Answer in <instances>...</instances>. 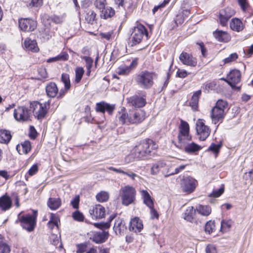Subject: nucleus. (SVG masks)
<instances>
[{
  "label": "nucleus",
  "mask_w": 253,
  "mask_h": 253,
  "mask_svg": "<svg viewBox=\"0 0 253 253\" xmlns=\"http://www.w3.org/2000/svg\"><path fill=\"white\" fill-rule=\"evenodd\" d=\"M72 216L75 220L78 221H82L84 219L83 214L78 211L73 212Z\"/></svg>",
  "instance_id": "13d9d810"
},
{
  "label": "nucleus",
  "mask_w": 253,
  "mask_h": 253,
  "mask_svg": "<svg viewBox=\"0 0 253 253\" xmlns=\"http://www.w3.org/2000/svg\"><path fill=\"white\" fill-rule=\"evenodd\" d=\"M59 223L60 220L59 217L55 214L51 213L50 220L47 223L48 227L50 229H52L54 226H56L58 228Z\"/></svg>",
  "instance_id": "f704fd0d"
},
{
  "label": "nucleus",
  "mask_w": 253,
  "mask_h": 253,
  "mask_svg": "<svg viewBox=\"0 0 253 253\" xmlns=\"http://www.w3.org/2000/svg\"><path fill=\"white\" fill-rule=\"evenodd\" d=\"M19 26L21 30L30 32L35 29L37 24L36 21L31 19L24 18L19 20Z\"/></svg>",
  "instance_id": "ddd939ff"
},
{
  "label": "nucleus",
  "mask_w": 253,
  "mask_h": 253,
  "mask_svg": "<svg viewBox=\"0 0 253 253\" xmlns=\"http://www.w3.org/2000/svg\"><path fill=\"white\" fill-rule=\"evenodd\" d=\"M115 10L111 7H107L101 11V16L104 19H107L114 16L115 14Z\"/></svg>",
  "instance_id": "e433bc0d"
},
{
  "label": "nucleus",
  "mask_w": 253,
  "mask_h": 253,
  "mask_svg": "<svg viewBox=\"0 0 253 253\" xmlns=\"http://www.w3.org/2000/svg\"><path fill=\"white\" fill-rule=\"evenodd\" d=\"M11 139L10 132L5 129L0 130V143L6 144Z\"/></svg>",
  "instance_id": "2f4dec72"
},
{
  "label": "nucleus",
  "mask_w": 253,
  "mask_h": 253,
  "mask_svg": "<svg viewBox=\"0 0 253 253\" xmlns=\"http://www.w3.org/2000/svg\"><path fill=\"white\" fill-rule=\"evenodd\" d=\"M141 196L143 199L144 203L149 208L154 206V203L150 194L146 190H141L140 191Z\"/></svg>",
  "instance_id": "473e14b6"
},
{
  "label": "nucleus",
  "mask_w": 253,
  "mask_h": 253,
  "mask_svg": "<svg viewBox=\"0 0 253 253\" xmlns=\"http://www.w3.org/2000/svg\"><path fill=\"white\" fill-rule=\"evenodd\" d=\"M32 215L26 214L20 217V221L21 222V225L23 228L28 232H31L34 230L37 216V211L33 210Z\"/></svg>",
  "instance_id": "6e6552de"
},
{
  "label": "nucleus",
  "mask_w": 253,
  "mask_h": 253,
  "mask_svg": "<svg viewBox=\"0 0 253 253\" xmlns=\"http://www.w3.org/2000/svg\"><path fill=\"white\" fill-rule=\"evenodd\" d=\"M206 253H217L215 247L212 245H209L206 248Z\"/></svg>",
  "instance_id": "774afa93"
},
{
  "label": "nucleus",
  "mask_w": 253,
  "mask_h": 253,
  "mask_svg": "<svg viewBox=\"0 0 253 253\" xmlns=\"http://www.w3.org/2000/svg\"><path fill=\"white\" fill-rule=\"evenodd\" d=\"M114 218V217L111 216L110 217V221L109 222H106V223H101L100 224L98 223H95L94 225L96 227H97L98 228H100L101 229H107L110 227V222Z\"/></svg>",
  "instance_id": "4d7b16f0"
},
{
  "label": "nucleus",
  "mask_w": 253,
  "mask_h": 253,
  "mask_svg": "<svg viewBox=\"0 0 253 253\" xmlns=\"http://www.w3.org/2000/svg\"><path fill=\"white\" fill-rule=\"evenodd\" d=\"M61 81L64 83L66 89H69L71 86L69 75L67 74H62Z\"/></svg>",
  "instance_id": "de8ad7c7"
},
{
  "label": "nucleus",
  "mask_w": 253,
  "mask_h": 253,
  "mask_svg": "<svg viewBox=\"0 0 253 253\" xmlns=\"http://www.w3.org/2000/svg\"><path fill=\"white\" fill-rule=\"evenodd\" d=\"M115 108V106L107 103L104 102L97 103L96 106V110L98 112L104 113L105 111L108 112L109 114H111Z\"/></svg>",
  "instance_id": "6ab92c4d"
},
{
  "label": "nucleus",
  "mask_w": 253,
  "mask_h": 253,
  "mask_svg": "<svg viewBox=\"0 0 253 253\" xmlns=\"http://www.w3.org/2000/svg\"><path fill=\"white\" fill-rule=\"evenodd\" d=\"M117 118L122 125L138 124L145 119L146 113L141 109H130L128 113L126 109L123 108L118 112Z\"/></svg>",
  "instance_id": "f257e3e1"
},
{
  "label": "nucleus",
  "mask_w": 253,
  "mask_h": 253,
  "mask_svg": "<svg viewBox=\"0 0 253 253\" xmlns=\"http://www.w3.org/2000/svg\"><path fill=\"white\" fill-rule=\"evenodd\" d=\"M131 71V67L123 65L118 68L117 73L120 75L126 76L128 75Z\"/></svg>",
  "instance_id": "a19ab883"
},
{
  "label": "nucleus",
  "mask_w": 253,
  "mask_h": 253,
  "mask_svg": "<svg viewBox=\"0 0 253 253\" xmlns=\"http://www.w3.org/2000/svg\"><path fill=\"white\" fill-rule=\"evenodd\" d=\"M113 229L117 235L123 234L126 229L124 221L119 218L116 219Z\"/></svg>",
  "instance_id": "412c9836"
},
{
  "label": "nucleus",
  "mask_w": 253,
  "mask_h": 253,
  "mask_svg": "<svg viewBox=\"0 0 253 253\" xmlns=\"http://www.w3.org/2000/svg\"><path fill=\"white\" fill-rule=\"evenodd\" d=\"M113 34L112 31H110L107 33H100L99 34V36H100L101 39H105L107 41H109Z\"/></svg>",
  "instance_id": "680f3d73"
},
{
  "label": "nucleus",
  "mask_w": 253,
  "mask_h": 253,
  "mask_svg": "<svg viewBox=\"0 0 253 253\" xmlns=\"http://www.w3.org/2000/svg\"><path fill=\"white\" fill-rule=\"evenodd\" d=\"M135 160H138L136 157L135 155L133 153V150L131 152V153L126 156L125 159V162L126 164H129L134 161Z\"/></svg>",
  "instance_id": "6e6d98bb"
},
{
  "label": "nucleus",
  "mask_w": 253,
  "mask_h": 253,
  "mask_svg": "<svg viewBox=\"0 0 253 253\" xmlns=\"http://www.w3.org/2000/svg\"><path fill=\"white\" fill-rule=\"evenodd\" d=\"M157 77L156 75L148 71H142L136 78L137 84L142 88H150L154 84V80Z\"/></svg>",
  "instance_id": "20e7f679"
},
{
  "label": "nucleus",
  "mask_w": 253,
  "mask_h": 253,
  "mask_svg": "<svg viewBox=\"0 0 253 253\" xmlns=\"http://www.w3.org/2000/svg\"><path fill=\"white\" fill-rule=\"evenodd\" d=\"M143 228L142 221L138 217H135L131 219L129 222V230L135 233L140 232Z\"/></svg>",
  "instance_id": "f3484780"
},
{
  "label": "nucleus",
  "mask_w": 253,
  "mask_h": 253,
  "mask_svg": "<svg viewBox=\"0 0 253 253\" xmlns=\"http://www.w3.org/2000/svg\"><path fill=\"white\" fill-rule=\"evenodd\" d=\"M196 128L197 135L201 140H205L211 133V129L208 126L205 125L203 120L198 119L197 121Z\"/></svg>",
  "instance_id": "9b49d317"
},
{
  "label": "nucleus",
  "mask_w": 253,
  "mask_h": 253,
  "mask_svg": "<svg viewBox=\"0 0 253 253\" xmlns=\"http://www.w3.org/2000/svg\"><path fill=\"white\" fill-rule=\"evenodd\" d=\"M196 211L203 216L209 215L211 211V207L209 206L200 205L196 207Z\"/></svg>",
  "instance_id": "72a5a7b5"
},
{
  "label": "nucleus",
  "mask_w": 253,
  "mask_h": 253,
  "mask_svg": "<svg viewBox=\"0 0 253 253\" xmlns=\"http://www.w3.org/2000/svg\"><path fill=\"white\" fill-rule=\"evenodd\" d=\"M16 149L20 154H27L31 151V143L28 141H25L21 145H18Z\"/></svg>",
  "instance_id": "a878e982"
},
{
  "label": "nucleus",
  "mask_w": 253,
  "mask_h": 253,
  "mask_svg": "<svg viewBox=\"0 0 253 253\" xmlns=\"http://www.w3.org/2000/svg\"><path fill=\"white\" fill-rule=\"evenodd\" d=\"M106 0H96L94 2L95 7L99 10H104L106 5Z\"/></svg>",
  "instance_id": "603ef678"
},
{
  "label": "nucleus",
  "mask_w": 253,
  "mask_h": 253,
  "mask_svg": "<svg viewBox=\"0 0 253 253\" xmlns=\"http://www.w3.org/2000/svg\"><path fill=\"white\" fill-rule=\"evenodd\" d=\"M158 148V145L153 140L148 139L141 142L133 149V153L138 160L143 159L151 155L153 150Z\"/></svg>",
  "instance_id": "f03ea898"
},
{
  "label": "nucleus",
  "mask_w": 253,
  "mask_h": 253,
  "mask_svg": "<svg viewBox=\"0 0 253 253\" xmlns=\"http://www.w3.org/2000/svg\"><path fill=\"white\" fill-rule=\"evenodd\" d=\"M186 142L184 143L183 146L181 149L184 148L185 151L188 153H192L198 151L201 149L200 146L195 143L192 142L185 144Z\"/></svg>",
  "instance_id": "bb28decb"
},
{
  "label": "nucleus",
  "mask_w": 253,
  "mask_h": 253,
  "mask_svg": "<svg viewBox=\"0 0 253 253\" xmlns=\"http://www.w3.org/2000/svg\"><path fill=\"white\" fill-rule=\"evenodd\" d=\"M10 249L3 238L0 236V253H9Z\"/></svg>",
  "instance_id": "58836bf2"
},
{
  "label": "nucleus",
  "mask_w": 253,
  "mask_h": 253,
  "mask_svg": "<svg viewBox=\"0 0 253 253\" xmlns=\"http://www.w3.org/2000/svg\"><path fill=\"white\" fill-rule=\"evenodd\" d=\"M186 165H181L179 167L176 168L175 169L174 171L173 172H169V170H168L167 172L165 173L163 172L164 176L167 177L170 175H174L175 174H177L183 170L185 168Z\"/></svg>",
  "instance_id": "8fccbe9b"
},
{
  "label": "nucleus",
  "mask_w": 253,
  "mask_h": 253,
  "mask_svg": "<svg viewBox=\"0 0 253 253\" xmlns=\"http://www.w3.org/2000/svg\"><path fill=\"white\" fill-rule=\"evenodd\" d=\"M221 16H225L230 19L235 14V11L231 8L226 7L220 11Z\"/></svg>",
  "instance_id": "ea45409f"
},
{
  "label": "nucleus",
  "mask_w": 253,
  "mask_h": 253,
  "mask_svg": "<svg viewBox=\"0 0 253 253\" xmlns=\"http://www.w3.org/2000/svg\"><path fill=\"white\" fill-rule=\"evenodd\" d=\"M127 103L129 106L132 107V109H138L144 106L146 101L143 98L132 96L127 99Z\"/></svg>",
  "instance_id": "dca6fc26"
},
{
  "label": "nucleus",
  "mask_w": 253,
  "mask_h": 253,
  "mask_svg": "<svg viewBox=\"0 0 253 253\" xmlns=\"http://www.w3.org/2000/svg\"><path fill=\"white\" fill-rule=\"evenodd\" d=\"M226 102L222 100H218L215 106L212 109L211 116L212 122L214 124L221 123L224 117L225 109L227 107Z\"/></svg>",
  "instance_id": "7ed1b4c3"
},
{
  "label": "nucleus",
  "mask_w": 253,
  "mask_h": 253,
  "mask_svg": "<svg viewBox=\"0 0 253 253\" xmlns=\"http://www.w3.org/2000/svg\"><path fill=\"white\" fill-rule=\"evenodd\" d=\"M197 181L191 177H186L183 178L181 182L182 190L187 193L193 192L196 187Z\"/></svg>",
  "instance_id": "f8f14e48"
},
{
  "label": "nucleus",
  "mask_w": 253,
  "mask_h": 253,
  "mask_svg": "<svg viewBox=\"0 0 253 253\" xmlns=\"http://www.w3.org/2000/svg\"><path fill=\"white\" fill-rule=\"evenodd\" d=\"M85 61L86 67L87 69H91L92 66L93 60L89 57L84 56L83 57Z\"/></svg>",
  "instance_id": "e2e57ef3"
},
{
  "label": "nucleus",
  "mask_w": 253,
  "mask_h": 253,
  "mask_svg": "<svg viewBox=\"0 0 253 253\" xmlns=\"http://www.w3.org/2000/svg\"><path fill=\"white\" fill-rule=\"evenodd\" d=\"M84 72V71L82 67H78L76 69V77L75 80L76 83H79L81 81Z\"/></svg>",
  "instance_id": "49530a36"
},
{
  "label": "nucleus",
  "mask_w": 253,
  "mask_h": 253,
  "mask_svg": "<svg viewBox=\"0 0 253 253\" xmlns=\"http://www.w3.org/2000/svg\"><path fill=\"white\" fill-rule=\"evenodd\" d=\"M232 224V222L231 220H223L221 222V229L222 232H226L229 230Z\"/></svg>",
  "instance_id": "37998d69"
},
{
  "label": "nucleus",
  "mask_w": 253,
  "mask_h": 253,
  "mask_svg": "<svg viewBox=\"0 0 253 253\" xmlns=\"http://www.w3.org/2000/svg\"><path fill=\"white\" fill-rule=\"evenodd\" d=\"M45 90L48 97L53 98L57 94L58 89L55 83L51 82L46 86Z\"/></svg>",
  "instance_id": "5701e85b"
},
{
  "label": "nucleus",
  "mask_w": 253,
  "mask_h": 253,
  "mask_svg": "<svg viewBox=\"0 0 253 253\" xmlns=\"http://www.w3.org/2000/svg\"><path fill=\"white\" fill-rule=\"evenodd\" d=\"M89 213L95 218H102L105 215V209L100 205H96L92 210H90Z\"/></svg>",
  "instance_id": "a211bd4d"
},
{
  "label": "nucleus",
  "mask_w": 253,
  "mask_h": 253,
  "mask_svg": "<svg viewBox=\"0 0 253 253\" xmlns=\"http://www.w3.org/2000/svg\"><path fill=\"white\" fill-rule=\"evenodd\" d=\"M14 119L19 122H25L30 120L31 110L25 106H19L14 109Z\"/></svg>",
  "instance_id": "9d476101"
},
{
  "label": "nucleus",
  "mask_w": 253,
  "mask_h": 253,
  "mask_svg": "<svg viewBox=\"0 0 253 253\" xmlns=\"http://www.w3.org/2000/svg\"><path fill=\"white\" fill-rule=\"evenodd\" d=\"M49 103L45 102L43 103L34 101L30 104V108L32 110L34 116L38 120L43 119L47 112Z\"/></svg>",
  "instance_id": "0eeeda50"
},
{
  "label": "nucleus",
  "mask_w": 253,
  "mask_h": 253,
  "mask_svg": "<svg viewBox=\"0 0 253 253\" xmlns=\"http://www.w3.org/2000/svg\"><path fill=\"white\" fill-rule=\"evenodd\" d=\"M80 202L79 196H76L74 199L71 201V204L74 209H78L79 207V204Z\"/></svg>",
  "instance_id": "0e129e2a"
},
{
  "label": "nucleus",
  "mask_w": 253,
  "mask_h": 253,
  "mask_svg": "<svg viewBox=\"0 0 253 253\" xmlns=\"http://www.w3.org/2000/svg\"><path fill=\"white\" fill-rule=\"evenodd\" d=\"M241 80V73L238 70H232L227 75V83L232 87H236L235 85L239 83Z\"/></svg>",
  "instance_id": "4468645a"
},
{
  "label": "nucleus",
  "mask_w": 253,
  "mask_h": 253,
  "mask_svg": "<svg viewBox=\"0 0 253 253\" xmlns=\"http://www.w3.org/2000/svg\"><path fill=\"white\" fill-rule=\"evenodd\" d=\"M68 54L66 52H62L56 57L48 59L47 62L50 63L58 60L65 61L68 60Z\"/></svg>",
  "instance_id": "4c0bfd02"
},
{
  "label": "nucleus",
  "mask_w": 253,
  "mask_h": 253,
  "mask_svg": "<svg viewBox=\"0 0 253 253\" xmlns=\"http://www.w3.org/2000/svg\"><path fill=\"white\" fill-rule=\"evenodd\" d=\"M222 146L221 143L220 144H214L212 143L209 148V150L213 152L216 155L218 153L219 150L221 148Z\"/></svg>",
  "instance_id": "5fc2aeb1"
},
{
  "label": "nucleus",
  "mask_w": 253,
  "mask_h": 253,
  "mask_svg": "<svg viewBox=\"0 0 253 253\" xmlns=\"http://www.w3.org/2000/svg\"><path fill=\"white\" fill-rule=\"evenodd\" d=\"M191 139V136L189 134V126L188 123L181 120L179 126V133L178 135V144L177 147L181 148L186 141Z\"/></svg>",
  "instance_id": "423d86ee"
},
{
  "label": "nucleus",
  "mask_w": 253,
  "mask_h": 253,
  "mask_svg": "<svg viewBox=\"0 0 253 253\" xmlns=\"http://www.w3.org/2000/svg\"><path fill=\"white\" fill-rule=\"evenodd\" d=\"M239 4L240 5L241 9L244 12H246L250 5L247 0H238Z\"/></svg>",
  "instance_id": "3c124183"
},
{
  "label": "nucleus",
  "mask_w": 253,
  "mask_h": 253,
  "mask_svg": "<svg viewBox=\"0 0 253 253\" xmlns=\"http://www.w3.org/2000/svg\"><path fill=\"white\" fill-rule=\"evenodd\" d=\"M24 46L27 50L33 52H37L39 51V48L35 40H32L31 39L26 38L24 42Z\"/></svg>",
  "instance_id": "4be33fe9"
},
{
  "label": "nucleus",
  "mask_w": 253,
  "mask_h": 253,
  "mask_svg": "<svg viewBox=\"0 0 253 253\" xmlns=\"http://www.w3.org/2000/svg\"><path fill=\"white\" fill-rule=\"evenodd\" d=\"M108 169L111 170H113L116 173H121L127 175L133 180H134L136 177H138L136 174L129 170L127 171H124L121 169H117L113 167H110L108 168Z\"/></svg>",
  "instance_id": "cd10ccee"
},
{
  "label": "nucleus",
  "mask_w": 253,
  "mask_h": 253,
  "mask_svg": "<svg viewBox=\"0 0 253 253\" xmlns=\"http://www.w3.org/2000/svg\"><path fill=\"white\" fill-rule=\"evenodd\" d=\"M179 58L182 64L187 66L195 67L197 64V59L186 52H182L180 54Z\"/></svg>",
  "instance_id": "2eb2a0df"
},
{
  "label": "nucleus",
  "mask_w": 253,
  "mask_h": 253,
  "mask_svg": "<svg viewBox=\"0 0 253 253\" xmlns=\"http://www.w3.org/2000/svg\"><path fill=\"white\" fill-rule=\"evenodd\" d=\"M196 212V209H194L193 207H188L183 214V218L190 222H192L195 218V215Z\"/></svg>",
  "instance_id": "b1692460"
},
{
  "label": "nucleus",
  "mask_w": 253,
  "mask_h": 253,
  "mask_svg": "<svg viewBox=\"0 0 253 253\" xmlns=\"http://www.w3.org/2000/svg\"><path fill=\"white\" fill-rule=\"evenodd\" d=\"M43 0H31L29 4V7H40L42 5Z\"/></svg>",
  "instance_id": "bf43d9fd"
},
{
  "label": "nucleus",
  "mask_w": 253,
  "mask_h": 253,
  "mask_svg": "<svg viewBox=\"0 0 253 253\" xmlns=\"http://www.w3.org/2000/svg\"><path fill=\"white\" fill-rule=\"evenodd\" d=\"M47 205L51 210H55L60 207L61 201L60 198H50L48 199Z\"/></svg>",
  "instance_id": "7c9ffc66"
},
{
  "label": "nucleus",
  "mask_w": 253,
  "mask_h": 253,
  "mask_svg": "<svg viewBox=\"0 0 253 253\" xmlns=\"http://www.w3.org/2000/svg\"><path fill=\"white\" fill-rule=\"evenodd\" d=\"M11 206L10 198L6 196H3L0 198V208L3 211L8 210Z\"/></svg>",
  "instance_id": "c85d7f7f"
},
{
  "label": "nucleus",
  "mask_w": 253,
  "mask_h": 253,
  "mask_svg": "<svg viewBox=\"0 0 253 253\" xmlns=\"http://www.w3.org/2000/svg\"><path fill=\"white\" fill-rule=\"evenodd\" d=\"M230 27L232 30L238 32L242 31L244 29V25L242 22L241 20L237 18H233L231 20L230 23Z\"/></svg>",
  "instance_id": "393cba45"
},
{
  "label": "nucleus",
  "mask_w": 253,
  "mask_h": 253,
  "mask_svg": "<svg viewBox=\"0 0 253 253\" xmlns=\"http://www.w3.org/2000/svg\"><path fill=\"white\" fill-rule=\"evenodd\" d=\"M206 232L211 234L215 230V225L214 221L210 220L205 225V228Z\"/></svg>",
  "instance_id": "a18cd8bd"
},
{
  "label": "nucleus",
  "mask_w": 253,
  "mask_h": 253,
  "mask_svg": "<svg viewBox=\"0 0 253 253\" xmlns=\"http://www.w3.org/2000/svg\"><path fill=\"white\" fill-rule=\"evenodd\" d=\"M119 195L122 200V204L125 206H128L134 201L136 191L132 186L127 185L121 187Z\"/></svg>",
  "instance_id": "39448f33"
},
{
  "label": "nucleus",
  "mask_w": 253,
  "mask_h": 253,
  "mask_svg": "<svg viewBox=\"0 0 253 253\" xmlns=\"http://www.w3.org/2000/svg\"><path fill=\"white\" fill-rule=\"evenodd\" d=\"M146 33L145 27L141 24H138L133 30L129 38V43L133 46L140 43Z\"/></svg>",
  "instance_id": "1a4fd4ad"
},
{
  "label": "nucleus",
  "mask_w": 253,
  "mask_h": 253,
  "mask_svg": "<svg viewBox=\"0 0 253 253\" xmlns=\"http://www.w3.org/2000/svg\"><path fill=\"white\" fill-rule=\"evenodd\" d=\"M214 38L219 42H227L230 41L231 36L225 31L216 30L213 32Z\"/></svg>",
  "instance_id": "aec40b11"
},
{
  "label": "nucleus",
  "mask_w": 253,
  "mask_h": 253,
  "mask_svg": "<svg viewBox=\"0 0 253 253\" xmlns=\"http://www.w3.org/2000/svg\"><path fill=\"white\" fill-rule=\"evenodd\" d=\"M238 58V55L236 53H231L229 56L224 59L223 62L224 64H228L235 61Z\"/></svg>",
  "instance_id": "864d4df0"
},
{
  "label": "nucleus",
  "mask_w": 253,
  "mask_h": 253,
  "mask_svg": "<svg viewBox=\"0 0 253 253\" xmlns=\"http://www.w3.org/2000/svg\"><path fill=\"white\" fill-rule=\"evenodd\" d=\"M38 170V166L37 164L33 165L28 170V174L30 176L35 175Z\"/></svg>",
  "instance_id": "338daca9"
},
{
  "label": "nucleus",
  "mask_w": 253,
  "mask_h": 253,
  "mask_svg": "<svg viewBox=\"0 0 253 253\" xmlns=\"http://www.w3.org/2000/svg\"><path fill=\"white\" fill-rule=\"evenodd\" d=\"M96 13L92 10H88L85 16V20L91 24H92L96 19Z\"/></svg>",
  "instance_id": "c03bdc74"
},
{
  "label": "nucleus",
  "mask_w": 253,
  "mask_h": 253,
  "mask_svg": "<svg viewBox=\"0 0 253 253\" xmlns=\"http://www.w3.org/2000/svg\"><path fill=\"white\" fill-rule=\"evenodd\" d=\"M201 94L200 90L196 91L192 96L191 99L189 102L190 106L194 110H197L198 108L199 98Z\"/></svg>",
  "instance_id": "c756f323"
},
{
  "label": "nucleus",
  "mask_w": 253,
  "mask_h": 253,
  "mask_svg": "<svg viewBox=\"0 0 253 253\" xmlns=\"http://www.w3.org/2000/svg\"><path fill=\"white\" fill-rule=\"evenodd\" d=\"M51 19L55 24H60L63 22L64 18L63 16L54 15L51 17Z\"/></svg>",
  "instance_id": "052dcab7"
},
{
  "label": "nucleus",
  "mask_w": 253,
  "mask_h": 253,
  "mask_svg": "<svg viewBox=\"0 0 253 253\" xmlns=\"http://www.w3.org/2000/svg\"><path fill=\"white\" fill-rule=\"evenodd\" d=\"M109 197L108 193L105 191H101L96 196V200L99 202H106L108 200Z\"/></svg>",
  "instance_id": "79ce46f5"
},
{
  "label": "nucleus",
  "mask_w": 253,
  "mask_h": 253,
  "mask_svg": "<svg viewBox=\"0 0 253 253\" xmlns=\"http://www.w3.org/2000/svg\"><path fill=\"white\" fill-rule=\"evenodd\" d=\"M224 192V188L223 187L220 188L218 190H214L211 194V196L214 197H218Z\"/></svg>",
  "instance_id": "69168bd1"
},
{
  "label": "nucleus",
  "mask_w": 253,
  "mask_h": 253,
  "mask_svg": "<svg viewBox=\"0 0 253 253\" xmlns=\"http://www.w3.org/2000/svg\"><path fill=\"white\" fill-rule=\"evenodd\" d=\"M105 235L104 234H97L93 237V241L96 243H102L105 241Z\"/></svg>",
  "instance_id": "09e8293b"
},
{
  "label": "nucleus",
  "mask_w": 253,
  "mask_h": 253,
  "mask_svg": "<svg viewBox=\"0 0 253 253\" xmlns=\"http://www.w3.org/2000/svg\"><path fill=\"white\" fill-rule=\"evenodd\" d=\"M166 166V164L163 162H158L154 164L151 168V174L157 175L159 173L160 169Z\"/></svg>",
  "instance_id": "c9c22d12"
}]
</instances>
